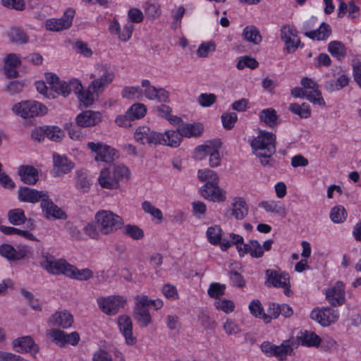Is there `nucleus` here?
Segmentation results:
<instances>
[{
	"mask_svg": "<svg viewBox=\"0 0 361 361\" xmlns=\"http://www.w3.org/2000/svg\"><path fill=\"white\" fill-rule=\"evenodd\" d=\"M250 146L263 166L271 164V157L276 152V135L274 133L260 130L250 141Z\"/></svg>",
	"mask_w": 361,
	"mask_h": 361,
	"instance_id": "1",
	"label": "nucleus"
},
{
	"mask_svg": "<svg viewBox=\"0 0 361 361\" xmlns=\"http://www.w3.org/2000/svg\"><path fill=\"white\" fill-rule=\"evenodd\" d=\"M94 220L102 235H111L123 225L122 218L109 210H99L94 214Z\"/></svg>",
	"mask_w": 361,
	"mask_h": 361,
	"instance_id": "2",
	"label": "nucleus"
},
{
	"mask_svg": "<svg viewBox=\"0 0 361 361\" xmlns=\"http://www.w3.org/2000/svg\"><path fill=\"white\" fill-rule=\"evenodd\" d=\"M90 78L93 80L90 83L89 88L98 96L113 82L115 74L107 65H97Z\"/></svg>",
	"mask_w": 361,
	"mask_h": 361,
	"instance_id": "3",
	"label": "nucleus"
},
{
	"mask_svg": "<svg viewBox=\"0 0 361 361\" xmlns=\"http://www.w3.org/2000/svg\"><path fill=\"white\" fill-rule=\"evenodd\" d=\"M12 111L22 118H30L46 114L47 109L37 101L27 100L15 104L12 107Z\"/></svg>",
	"mask_w": 361,
	"mask_h": 361,
	"instance_id": "4",
	"label": "nucleus"
},
{
	"mask_svg": "<svg viewBox=\"0 0 361 361\" xmlns=\"http://www.w3.org/2000/svg\"><path fill=\"white\" fill-rule=\"evenodd\" d=\"M70 264H71L68 263L63 259H56L54 256L48 252H42L40 265L44 270L51 274H63L67 276Z\"/></svg>",
	"mask_w": 361,
	"mask_h": 361,
	"instance_id": "5",
	"label": "nucleus"
},
{
	"mask_svg": "<svg viewBox=\"0 0 361 361\" xmlns=\"http://www.w3.org/2000/svg\"><path fill=\"white\" fill-rule=\"evenodd\" d=\"M274 240L268 239L262 245L257 240H250L247 243L238 246V253L240 257L249 254L252 258H261L264 256L265 251L271 250Z\"/></svg>",
	"mask_w": 361,
	"mask_h": 361,
	"instance_id": "6",
	"label": "nucleus"
},
{
	"mask_svg": "<svg viewBox=\"0 0 361 361\" xmlns=\"http://www.w3.org/2000/svg\"><path fill=\"white\" fill-rule=\"evenodd\" d=\"M99 309L107 315H115L119 310L123 308L126 300L121 295L101 297L97 299Z\"/></svg>",
	"mask_w": 361,
	"mask_h": 361,
	"instance_id": "7",
	"label": "nucleus"
},
{
	"mask_svg": "<svg viewBox=\"0 0 361 361\" xmlns=\"http://www.w3.org/2000/svg\"><path fill=\"white\" fill-rule=\"evenodd\" d=\"M87 147L92 152L96 154L94 160L97 161L111 163L116 157V151L103 142H89L87 143Z\"/></svg>",
	"mask_w": 361,
	"mask_h": 361,
	"instance_id": "8",
	"label": "nucleus"
},
{
	"mask_svg": "<svg viewBox=\"0 0 361 361\" xmlns=\"http://www.w3.org/2000/svg\"><path fill=\"white\" fill-rule=\"evenodd\" d=\"M266 284L267 286L283 288V293L289 295L290 281L288 274L286 272H279L274 269H267L266 271Z\"/></svg>",
	"mask_w": 361,
	"mask_h": 361,
	"instance_id": "9",
	"label": "nucleus"
},
{
	"mask_svg": "<svg viewBox=\"0 0 361 361\" xmlns=\"http://www.w3.org/2000/svg\"><path fill=\"white\" fill-rule=\"evenodd\" d=\"M135 307L133 308V317L142 327H147L152 322V317L148 307L146 305V299H141L140 295L134 298Z\"/></svg>",
	"mask_w": 361,
	"mask_h": 361,
	"instance_id": "10",
	"label": "nucleus"
},
{
	"mask_svg": "<svg viewBox=\"0 0 361 361\" xmlns=\"http://www.w3.org/2000/svg\"><path fill=\"white\" fill-rule=\"evenodd\" d=\"M75 16V10L68 8L60 18H51L45 22V27L47 30L54 32H59L69 28L73 23Z\"/></svg>",
	"mask_w": 361,
	"mask_h": 361,
	"instance_id": "11",
	"label": "nucleus"
},
{
	"mask_svg": "<svg viewBox=\"0 0 361 361\" xmlns=\"http://www.w3.org/2000/svg\"><path fill=\"white\" fill-rule=\"evenodd\" d=\"M280 32L281 39L283 41L287 51L288 53L295 51L300 46V39L295 27L290 25H285L281 27Z\"/></svg>",
	"mask_w": 361,
	"mask_h": 361,
	"instance_id": "12",
	"label": "nucleus"
},
{
	"mask_svg": "<svg viewBox=\"0 0 361 361\" xmlns=\"http://www.w3.org/2000/svg\"><path fill=\"white\" fill-rule=\"evenodd\" d=\"M29 252V248L25 245H20L15 247L10 244H3L0 246V255L11 262L21 259Z\"/></svg>",
	"mask_w": 361,
	"mask_h": 361,
	"instance_id": "13",
	"label": "nucleus"
},
{
	"mask_svg": "<svg viewBox=\"0 0 361 361\" xmlns=\"http://www.w3.org/2000/svg\"><path fill=\"white\" fill-rule=\"evenodd\" d=\"M310 317L324 326L335 323L338 319V313L329 307L314 309L311 312Z\"/></svg>",
	"mask_w": 361,
	"mask_h": 361,
	"instance_id": "14",
	"label": "nucleus"
},
{
	"mask_svg": "<svg viewBox=\"0 0 361 361\" xmlns=\"http://www.w3.org/2000/svg\"><path fill=\"white\" fill-rule=\"evenodd\" d=\"M40 207L47 219H66L67 217L66 213L54 203L49 193L40 204Z\"/></svg>",
	"mask_w": 361,
	"mask_h": 361,
	"instance_id": "15",
	"label": "nucleus"
},
{
	"mask_svg": "<svg viewBox=\"0 0 361 361\" xmlns=\"http://www.w3.org/2000/svg\"><path fill=\"white\" fill-rule=\"evenodd\" d=\"M326 298L334 306H340L345 302V286L342 281H337L326 290Z\"/></svg>",
	"mask_w": 361,
	"mask_h": 361,
	"instance_id": "16",
	"label": "nucleus"
},
{
	"mask_svg": "<svg viewBox=\"0 0 361 361\" xmlns=\"http://www.w3.org/2000/svg\"><path fill=\"white\" fill-rule=\"evenodd\" d=\"M49 192L45 190H37L27 187L20 188L18 190V199L21 202L37 203L43 202Z\"/></svg>",
	"mask_w": 361,
	"mask_h": 361,
	"instance_id": "17",
	"label": "nucleus"
},
{
	"mask_svg": "<svg viewBox=\"0 0 361 361\" xmlns=\"http://www.w3.org/2000/svg\"><path fill=\"white\" fill-rule=\"evenodd\" d=\"M201 194L213 202H224L226 199V192L219 187L218 183H206L201 188Z\"/></svg>",
	"mask_w": 361,
	"mask_h": 361,
	"instance_id": "18",
	"label": "nucleus"
},
{
	"mask_svg": "<svg viewBox=\"0 0 361 361\" xmlns=\"http://www.w3.org/2000/svg\"><path fill=\"white\" fill-rule=\"evenodd\" d=\"M161 136L160 133L151 130L147 126H140L137 128L135 132L134 137L137 142L142 145L153 144L159 145V138Z\"/></svg>",
	"mask_w": 361,
	"mask_h": 361,
	"instance_id": "19",
	"label": "nucleus"
},
{
	"mask_svg": "<svg viewBox=\"0 0 361 361\" xmlns=\"http://www.w3.org/2000/svg\"><path fill=\"white\" fill-rule=\"evenodd\" d=\"M144 88V94L147 98L151 100L165 102L169 99V92L163 88H156L152 86L148 80H142L141 82Z\"/></svg>",
	"mask_w": 361,
	"mask_h": 361,
	"instance_id": "20",
	"label": "nucleus"
},
{
	"mask_svg": "<svg viewBox=\"0 0 361 361\" xmlns=\"http://www.w3.org/2000/svg\"><path fill=\"white\" fill-rule=\"evenodd\" d=\"M54 169L52 171L54 177H59L68 173L74 167V164L65 156L58 154L53 155Z\"/></svg>",
	"mask_w": 361,
	"mask_h": 361,
	"instance_id": "21",
	"label": "nucleus"
},
{
	"mask_svg": "<svg viewBox=\"0 0 361 361\" xmlns=\"http://www.w3.org/2000/svg\"><path fill=\"white\" fill-rule=\"evenodd\" d=\"M220 148L221 143L219 141L209 140L203 145L197 146L194 150L193 156L196 160L202 161L205 159L207 156L210 157L211 154L219 151Z\"/></svg>",
	"mask_w": 361,
	"mask_h": 361,
	"instance_id": "22",
	"label": "nucleus"
},
{
	"mask_svg": "<svg viewBox=\"0 0 361 361\" xmlns=\"http://www.w3.org/2000/svg\"><path fill=\"white\" fill-rule=\"evenodd\" d=\"M102 120V114L91 110L85 111L78 114L75 118L76 123L81 127H91L97 125Z\"/></svg>",
	"mask_w": 361,
	"mask_h": 361,
	"instance_id": "23",
	"label": "nucleus"
},
{
	"mask_svg": "<svg viewBox=\"0 0 361 361\" xmlns=\"http://www.w3.org/2000/svg\"><path fill=\"white\" fill-rule=\"evenodd\" d=\"M236 220H243L248 214V207L245 200L240 197L232 200L231 208L228 210Z\"/></svg>",
	"mask_w": 361,
	"mask_h": 361,
	"instance_id": "24",
	"label": "nucleus"
},
{
	"mask_svg": "<svg viewBox=\"0 0 361 361\" xmlns=\"http://www.w3.org/2000/svg\"><path fill=\"white\" fill-rule=\"evenodd\" d=\"M118 325L126 343L129 345L134 344L135 338L133 336V326L130 317L126 314L121 315L118 318Z\"/></svg>",
	"mask_w": 361,
	"mask_h": 361,
	"instance_id": "25",
	"label": "nucleus"
},
{
	"mask_svg": "<svg viewBox=\"0 0 361 361\" xmlns=\"http://www.w3.org/2000/svg\"><path fill=\"white\" fill-rule=\"evenodd\" d=\"M20 65V56L11 53L7 54L4 59V71L8 78L18 76L17 68Z\"/></svg>",
	"mask_w": 361,
	"mask_h": 361,
	"instance_id": "26",
	"label": "nucleus"
},
{
	"mask_svg": "<svg viewBox=\"0 0 361 361\" xmlns=\"http://www.w3.org/2000/svg\"><path fill=\"white\" fill-rule=\"evenodd\" d=\"M82 89V84L78 79H71L68 82L59 80L56 85L54 86V90L63 97H67L72 91L75 92Z\"/></svg>",
	"mask_w": 361,
	"mask_h": 361,
	"instance_id": "27",
	"label": "nucleus"
},
{
	"mask_svg": "<svg viewBox=\"0 0 361 361\" xmlns=\"http://www.w3.org/2000/svg\"><path fill=\"white\" fill-rule=\"evenodd\" d=\"M49 322L55 326L68 328L73 322L72 314L67 311L56 312L49 319Z\"/></svg>",
	"mask_w": 361,
	"mask_h": 361,
	"instance_id": "28",
	"label": "nucleus"
},
{
	"mask_svg": "<svg viewBox=\"0 0 361 361\" xmlns=\"http://www.w3.org/2000/svg\"><path fill=\"white\" fill-rule=\"evenodd\" d=\"M18 175L25 184L35 185L38 180V171L32 166H20L18 169Z\"/></svg>",
	"mask_w": 361,
	"mask_h": 361,
	"instance_id": "29",
	"label": "nucleus"
},
{
	"mask_svg": "<svg viewBox=\"0 0 361 361\" xmlns=\"http://www.w3.org/2000/svg\"><path fill=\"white\" fill-rule=\"evenodd\" d=\"M181 135L178 130H167L164 133H161L159 145L177 147L181 142Z\"/></svg>",
	"mask_w": 361,
	"mask_h": 361,
	"instance_id": "30",
	"label": "nucleus"
},
{
	"mask_svg": "<svg viewBox=\"0 0 361 361\" xmlns=\"http://www.w3.org/2000/svg\"><path fill=\"white\" fill-rule=\"evenodd\" d=\"M98 182L103 188L117 189L116 181L114 180L113 169L111 167L105 168L101 171Z\"/></svg>",
	"mask_w": 361,
	"mask_h": 361,
	"instance_id": "31",
	"label": "nucleus"
},
{
	"mask_svg": "<svg viewBox=\"0 0 361 361\" xmlns=\"http://www.w3.org/2000/svg\"><path fill=\"white\" fill-rule=\"evenodd\" d=\"M298 342L305 346H318L321 343V338L319 336L312 331H300L297 336Z\"/></svg>",
	"mask_w": 361,
	"mask_h": 361,
	"instance_id": "32",
	"label": "nucleus"
},
{
	"mask_svg": "<svg viewBox=\"0 0 361 361\" xmlns=\"http://www.w3.org/2000/svg\"><path fill=\"white\" fill-rule=\"evenodd\" d=\"M182 137H191L200 136L202 131L203 127L201 124H181L178 128Z\"/></svg>",
	"mask_w": 361,
	"mask_h": 361,
	"instance_id": "33",
	"label": "nucleus"
},
{
	"mask_svg": "<svg viewBox=\"0 0 361 361\" xmlns=\"http://www.w3.org/2000/svg\"><path fill=\"white\" fill-rule=\"evenodd\" d=\"M34 345L35 342L30 336H23L13 341V348L20 353L30 351Z\"/></svg>",
	"mask_w": 361,
	"mask_h": 361,
	"instance_id": "34",
	"label": "nucleus"
},
{
	"mask_svg": "<svg viewBox=\"0 0 361 361\" xmlns=\"http://www.w3.org/2000/svg\"><path fill=\"white\" fill-rule=\"evenodd\" d=\"M67 274V277L78 281H87L93 276V272L90 269H78L72 264H70Z\"/></svg>",
	"mask_w": 361,
	"mask_h": 361,
	"instance_id": "35",
	"label": "nucleus"
},
{
	"mask_svg": "<svg viewBox=\"0 0 361 361\" xmlns=\"http://www.w3.org/2000/svg\"><path fill=\"white\" fill-rule=\"evenodd\" d=\"M331 30L329 25L322 23L317 30L305 32V35L312 39L325 40L331 35Z\"/></svg>",
	"mask_w": 361,
	"mask_h": 361,
	"instance_id": "36",
	"label": "nucleus"
},
{
	"mask_svg": "<svg viewBox=\"0 0 361 361\" xmlns=\"http://www.w3.org/2000/svg\"><path fill=\"white\" fill-rule=\"evenodd\" d=\"M259 120L269 127H274L278 123V116L276 111L272 108L265 109L259 114Z\"/></svg>",
	"mask_w": 361,
	"mask_h": 361,
	"instance_id": "37",
	"label": "nucleus"
},
{
	"mask_svg": "<svg viewBox=\"0 0 361 361\" xmlns=\"http://www.w3.org/2000/svg\"><path fill=\"white\" fill-rule=\"evenodd\" d=\"M114 180L116 181V188L119 187L120 182L128 181L130 179V172L123 165H116L112 167Z\"/></svg>",
	"mask_w": 361,
	"mask_h": 361,
	"instance_id": "38",
	"label": "nucleus"
},
{
	"mask_svg": "<svg viewBox=\"0 0 361 361\" xmlns=\"http://www.w3.org/2000/svg\"><path fill=\"white\" fill-rule=\"evenodd\" d=\"M243 35L246 40L254 44H259L262 39L259 30L253 25L246 26L243 30Z\"/></svg>",
	"mask_w": 361,
	"mask_h": 361,
	"instance_id": "39",
	"label": "nucleus"
},
{
	"mask_svg": "<svg viewBox=\"0 0 361 361\" xmlns=\"http://www.w3.org/2000/svg\"><path fill=\"white\" fill-rule=\"evenodd\" d=\"M74 92L80 104H82L85 107L90 106L94 103V92H93L92 90H90L89 87L87 90H83V87H82V89L75 90Z\"/></svg>",
	"mask_w": 361,
	"mask_h": 361,
	"instance_id": "40",
	"label": "nucleus"
},
{
	"mask_svg": "<svg viewBox=\"0 0 361 361\" xmlns=\"http://www.w3.org/2000/svg\"><path fill=\"white\" fill-rule=\"evenodd\" d=\"M349 82V78L345 75H341L336 80H328L326 82L325 88L327 91H338L347 86Z\"/></svg>",
	"mask_w": 361,
	"mask_h": 361,
	"instance_id": "41",
	"label": "nucleus"
},
{
	"mask_svg": "<svg viewBox=\"0 0 361 361\" xmlns=\"http://www.w3.org/2000/svg\"><path fill=\"white\" fill-rule=\"evenodd\" d=\"M259 206L268 212H272L281 215H284L286 213L284 205L279 201H265L261 202Z\"/></svg>",
	"mask_w": 361,
	"mask_h": 361,
	"instance_id": "42",
	"label": "nucleus"
},
{
	"mask_svg": "<svg viewBox=\"0 0 361 361\" xmlns=\"http://www.w3.org/2000/svg\"><path fill=\"white\" fill-rule=\"evenodd\" d=\"M328 51L338 60H342L346 54L344 44L339 41H332L328 45Z\"/></svg>",
	"mask_w": 361,
	"mask_h": 361,
	"instance_id": "43",
	"label": "nucleus"
},
{
	"mask_svg": "<svg viewBox=\"0 0 361 361\" xmlns=\"http://www.w3.org/2000/svg\"><path fill=\"white\" fill-rule=\"evenodd\" d=\"M75 174H76V180H75L76 188L82 192H87L90 189V183L89 180L87 179V173L82 170H77L75 172Z\"/></svg>",
	"mask_w": 361,
	"mask_h": 361,
	"instance_id": "44",
	"label": "nucleus"
},
{
	"mask_svg": "<svg viewBox=\"0 0 361 361\" xmlns=\"http://www.w3.org/2000/svg\"><path fill=\"white\" fill-rule=\"evenodd\" d=\"M274 348L273 356L276 357L280 360H284L287 355H290L293 351L289 341H284L280 345H276Z\"/></svg>",
	"mask_w": 361,
	"mask_h": 361,
	"instance_id": "45",
	"label": "nucleus"
},
{
	"mask_svg": "<svg viewBox=\"0 0 361 361\" xmlns=\"http://www.w3.org/2000/svg\"><path fill=\"white\" fill-rule=\"evenodd\" d=\"M147 109L142 104H135L127 111V116L130 120L140 119L145 116Z\"/></svg>",
	"mask_w": 361,
	"mask_h": 361,
	"instance_id": "46",
	"label": "nucleus"
},
{
	"mask_svg": "<svg viewBox=\"0 0 361 361\" xmlns=\"http://www.w3.org/2000/svg\"><path fill=\"white\" fill-rule=\"evenodd\" d=\"M289 110L302 118H307L311 115L310 107L306 103H302L301 105L296 103L291 104Z\"/></svg>",
	"mask_w": 361,
	"mask_h": 361,
	"instance_id": "47",
	"label": "nucleus"
},
{
	"mask_svg": "<svg viewBox=\"0 0 361 361\" xmlns=\"http://www.w3.org/2000/svg\"><path fill=\"white\" fill-rule=\"evenodd\" d=\"M83 231L90 238L95 240H99L102 235L95 220L88 222L83 227Z\"/></svg>",
	"mask_w": 361,
	"mask_h": 361,
	"instance_id": "48",
	"label": "nucleus"
},
{
	"mask_svg": "<svg viewBox=\"0 0 361 361\" xmlns=\"http://www.w3.org/2000/svg\"><path fill=\"white\" fill-rule=\"evenodd\" d=\"M207 238L212 245L220 243L222 237V230L219 226H212L207 230Z\"/></svg>",
	"mask_w": 361,
	"mask_h": 361,
	"instance_id": "49",
	"label": "nucleus"
},
{
	"mask_svg": "<svg viewBox=\"0 0 361 361\" xmlns=\"http://www.w3.org/2000/svg\"><path fill=\"white\" fill-rule=\"evenodd\" d=\"M197 178L202 182L211 183H219V176L217 173L209 169L198 170Z\"/></svg>",
	"mask_w": 361,
	"mask_h": 361,
	"instance_id": "50",
	"label": "nucleus"
},
{
	"mask_svg": "<svg viewBox=\"0 0 361 361\" xmlns=\"http://www.w3.org/2000/svg\"><path fill=\"white\" fill-rule=\"evenodd\" d=\"M8 217L10 223L13 225L23 224L26 220L24 211L20 208L11 209L8 213Z\"/></svg>",
	"mask_w": 361,
	"mask_h": 361,
	"instance_id": "51",
	"label": "nucleus"
},
{
	"mask_svg": "<svg viewBox=\"0 0 361 361\" xmlns=\"http://www.w3.org/2000/svg\"><path fill=\"white\" fill-rule=\"evenodd\" d=\"M145 13L148 18L155 19L161 14L160 6L157 2L148 1L145 3Z\"/></svg>",
	"mask_w": 361,
	"mask_h": 361,
	"instance_id": "52",
	"label": "nucleus"
},
{
	"mask_svg": "<svg viewBox=\"0 0 361 361\" xmlns=\"http://www.w3.org/2000/svg\"><path fill=\"white\" fill-rule=\"evenodd\" d=\"M46 136L54 142H60L64 137L63 131L58 126H46Z\"/></svg>",
	"mask_w": 361,
	"mask_h": 361,
	"instance_id": "53",
	"label": "nucleus"
},
{
	"mask_svg": "<svg viewBox=\"0 0 361 361\" xmlns=\"http://www.w3.org/2000/svg\"><path fill=\"white\" fill-rule=\"evenodd\" d=\"M142 209L145 213L151 215L159 221L163 220V214L159 208L154 207L150 202L147 200L144 201L142 203Z\"/></svg>",
	"mask_w": 361,
	"mask_h": 361,
	"instance_id": "54",
	"label": "nucleus"
},
{
	"mask_svg": "<svg viewBox=\"0 0 361 361\" xmlns=\"http://www.w3.org/2000/svg\"><path fill=\"white\" fill-rule=\"evenodd\" d=\"M346 216V211L343 206H336L331 210L330 218L331 221L336 224L343 222L345 220Z\"/></svg>",
	"mask_w": 361,
	"mask_h": 361,
	"instance_id": "55",
	"label": "nucleus"
},
{
	"mask_svg": "<svg viewBox=\"0 0 361 361\" xmlns=\"http://www.w3.org/2000/svg\"><path fill=\"white\" fill-rule=\"evenodd\" d=\"M226 286L219 283H212L207 290V293L211 298H214L216 300L220 299L221 296L224 295Z\"/></svg>",
	"mask_w": 361,
	"mask_h": 361,
	"instance_id": "56",
	"label": "nucleus"
},
{
	"mask_svg": "<svg viewBox=\"0 0 361 361\" xmlns=\"http://www.w3.org/2000/svg\"><path fill=\"white\" fill-rule=\"evenodd\" d=\"M305 97L314 104H317L322 106H325V101L322 97V92L319 90V87L314 90L306 91Z\"/></svg>",
	"mask_w": 361,
	"mask_h": 361,
	"instance_id": "57",
	"label": "nucleus"
},
{
	"mask_svg": "<svg viewBox=\"0 0 361 361\" xmlns=\"http://www.w3.org/2000/svg\"><path fill=\"white\" fill-rule=\"evenodd\" d=\"M123 233L133 239L139 240L143 238L144 232L137 226L127 224L123 228Z\"/></svg>",
	"mask_w": 361,
	"mask_h": 361,
	"instance_id": "58",
	"label": "nucleus"
},
{
	"mask_svg": "<svg viewBox=\"0 0 361 361\" xmlns=\"http://www.w3.org/2000/svg\"><path fill=\"white\" fill-rule=\"evenodd\" d=\"M216 45L214 42H208L202 43L197 50V55L200 58H206L210 53L215 51Z\"/></svg>",
	"mask_w": 361,
	"mask_h": 361,
	"instance_id": "59",
	"label": "nucleus"
},
{
	"mask_svg": "<svg viewBox=\"0 0 361 361\" xmlns=\"http://www.w3.org/2000/svg\"><path fill=\"white\" fill-rule=\"evenodd\" d=\"M161 293L165 298L171 300H176L179 298L176 287L172 284H164L161 288Z\"/></svg>",
	"mask_w": 361,
	"mask_h": 361,
	"instance_id": "60",
	"label": "nucleus"
},
{
	"mask_svg": "<svg viewBox=\"0 0 361 361\" xmlns=\"http://www.w3.org/2000/svg\"><path fill=\"white\" fill-rule=\"evenodd\" d=\"M214 305L217 310H221L226 313L232 312L235 307L234 303L231 300L226 298L216 300Z\"/></svg>",
	"mask_w": 361,
	"mask_h": 361,
	"instance_id": "61",
	"label": "nucleus"
},
{
	"mask_svg": "<svg viewBox=\"0 0 361 361\" xmlns=\"http://www.w3.org/2000/svg\"><path fill=\"white\" fill-rule=\"evenodd\" d=\"M221 118L223 126L227 130L232 129L238 120L237 114L234 112L223 114Z\"/></svg>",
	"mask_w": 361,
	"mask_h": 361,
	"instance_id": "62",
	"label": "nucleus"
},
{
	"mask_svg": "<svg viewBox=\"0 0 361 361\" xmlns=\"http://www.w3.org/2000/svg\"><path fill=\"white\" fill-rule=\"evenodd\" d=\"M47 336L57 344H66V334L63 331L58 329H51L48 331Z\"/></svg>",
	"mask_w": 361,
	"mask_h": 361,
	"instance_id": "63",
	"label": "nucleus"
},
{
	"mask_svg": "<svg viewBox=\"0 0 361 361\" xmlns=\"http://www.w3.org/2000/svg\"><path fill=\"white\" fill-rule=\"evenodd\" d=\"M258 62L254 58L244 56L238 61L236 68L238 70H243L245 67L255 69L258 66Z\"/></svg>",
	"mask_w": 361,
	"mask_h": 361,
	"instance_id": "64",
	"label": "nucleus"
}]
</instances>
